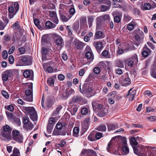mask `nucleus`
I'll return each mask as SVG.
<instances>
[{
  "label": "nucleus",
  "mask_w": 156,
  "mask_h": 156,
  "mask_svg": "<svg viewBox=\"0 0 156 156\" xmlns=\"http://www.w3.org/2000/svg\"><path fill=\"white\" fill-rule=\"evenodd\" d=\"M94 20V17L92 16H90L88 17V21L89 27L90 28L92 25V23Z\"/></svg>",
  "instance_id": "36"
},
{
  "label": "nucleus",
  "mask_w": 156,
  "mask_h": 156,
  "mask_svg": "<svg viewBox=\"0 0 156 156\" xmlns=\"http://www.w3.org/2000/svg\"><path fill=\"white\" fill-rule=\"evenodd\" d=\"M144 50L142 52V55L143 56L146 57L149 54L151 53V51L149 48L145 46L144 47Z\"/></svg>",
  "instance_id": "24"
},
{
  "label": "nucleus",
  "mask_w": 156,
  "mask_h": 156,
  "mask_svg": "<svg viewBox=\"0 0 156 156\" xmlns=\"http://www.w3.org/2000/svg\"><path fill=\"white\" fill-rule=\"evenodd\" d=\"M45 26L48 29L54 28L56 26L53 23L50 21H48L45 23Z\"/></svg>",
  "instance_id": "25"
},
{
  "label": "nucleus",
  "mask_w": 156,
  "mask_h": 156,
  "mask_svg": "<svg viewBox=\"0 0 156 156\" xmlns=\"http://www.w3.org/2000/svg\"><path fill=\"white\" fill-rule=\"evenodd\" d=\"M2 95L6 98L8 99L9 98V96L8 94L5 90H2Z\"/></svg>",
  "instance_id": "59"
},
{
  "label": "nucleus",
  "mask_w": 156,
  "mask_h": 156,
  "mask_svg": "<svg viewBox=\"0 0 156 156\" xmlns=\"http://www.w3.org/2000/svg\"><path fill=\"white\" fill-rule=\"evenodd\" d=\"M88 110L87 108H83L81 110V114L83 115H85L87 114L88 113Z\"/></svg>",
  "instance_id": "58"
},
{
  "label": "nucleus",
  "mask_w": 156,
  "mask_h": 156,
  "mask_svg": "<svg viewBox=\"0 0 156 156\" xmlns=\"http://www.w3.org/2000/svg\"><path fill=\"white\" fill-rule=\"evenodd\" d=\"M23 75L25 77L32 80L34 78L33 71L31 70L26 69L24 71Z\"/></svg>",
  "instance_id": "8"
},
{
  "label": "nucleus",
  "mask_w": 156,
  "mask_h": 156,
  "mask_svg": "<svg viewBox=\"0 0 156 156\" xmlns=\"http://www.w3.org/2000/svg\"><path fill=\"white\" fill-rule=\"evenodd\" d=\"M125 146L122 148V153L124 155L127 154L129 153V150L126 145V142H125Z\"/></svg>",
  "instance_id": "26"
},
{
  "label": "nucleus",
  "mask_w": 156,
  "mask_h": 156,
  "mask_svg": "<svg viewBox=\"0 0 156 156\" xmlns=\"http://www.w3.org/2000/svg\"><path fill=\"white\" fill-rule=\"evenodd\" d=\"M119 81L122 86H126L130 84V80L129 77L128 73H126L122 75Z\"/></svg>",
  "instance_id": "5"
},
{
  "label": "nucleus",
  "mask_w": 156,
  "mask_h": 156,
  "mask_svg": "<svg viewBox=\"0 0 156 156\" xmlns=\"http://www.w3.org/2000/svg\"><path fill=\"white\" fill-rule=\"evenodd\" d=\"M23 122L24 125H26L29 122V119L28 117L25 116L23 119Z\"/></svg>",
  "instance_id": "49"
},
{
  "label": "nucleus",
  "mask_w": 156,
  "mask_h": 156,
  "mask_svg": "<svg viewBox=\"0 0 156 156\" xmlns=\"http://www.w3.org/2000/svg\"><path fill=\"white\" fill-rule=\"evenodd\" d=\"M108 131L114 130L116 128V126L113 124H108Z\"/></svg>",
  "instance_id": "50"
},
{
  "label": "nucleus",
  "mask_w": 156,
  "mask_h": 156,
  "mask_svg": "<svg viewBox=\"0 0 156 156\" xmlns=\"http://www.w3.org/2000/svg\"><path fill=\"white\" fill-rule=\"evenodd\" d=\"M116 66L120 68L124 67V65L122 62L120 61H119L117 62L116 64Z\"/></svg>",
  "instance_id": "48"
},
{
  "label": "nucleus",
  "mask_w": 156,
  "mask_h": 156,
  "mask_svg": "<svg viewBox=\"0 0 156 156\" xmlns=\"http://www.w3.org/2000/svg\"><path fill=\"white\" fill-rule=\"evenodd\" d=\"M97 130L102 132H105L106 130V125H101L97 129Z\"/></svg>",
  "instance_id": "33"
},
{
  "label": "nucleus",
  "mask_w": 156,
  "mask_h": 156,
  "mask_svg": "<svg viewBox=\"0 0 156 156\" xmlns=\"http://www.w3.org/2000/svg\"><path fill=\"white\" fill-rule=\"evenodd\" d=\"M136 40L138 42V43H136L135 44L136 46H138L140 44H141L143 42L144 37L142 36L140 37L138 35L136 34L135 36Z\"/></svg>",
  "instance_id": "21"
},
{
  "label": "nucleus",
  "mask_w": 156,
  "mask_h": 156,
  "mask_svg": "<svg viewBox=\"0 0 156 156\" xmlns=\"http://www.w3.org/2000/svg\"><path fill=\"white\" fill-rule=\"evenodd\" d=\"M154 147H152L149 146H146V152L148 153V155L150 156L149 152H150L152 150H153L154 151Z\"/></svg>",
  "instance_id": "53"
},
{
  "label": "nucleus",
  "mask_w": 156,
  "mask_h": 156,
  "mask_svg": "<svg viewBox=\"0 0 156 156\" xmlns=\"http://www.w3.org/2000/svg\"><path fill=\"white\" fill-rule=\"evenodd\" d=\"M135 25V23L134 21H132L128 25L127 28L129 30H132L133 29Z\"/></svg>",
  "instance_id": "32"
},
{
  "label": "nucleus",
  "mask_w": 156,
  "mask_h": 156,
  "mask_svg": "<svg viewBox=\"0 0 156 156\" xmlns=\"http://www.w3.org/2000/svg\"><path fill=\"white\" fill-rule=\"evenodd\" d=\"M93 45L98 52L100 51L103 48V44L101 41L94 42L93 43Z\"/></svg>",
  "instance_id": "14"
},
{
  "label": "nucleus",
  "mask_w": 156,
  "mask_h": 156,
  "mask_svg": "<svg viewBox=\"0 0 156 156\" xmlns=\"http://www.w3.org/2000/svg\"><path fill=\"white\" fill-rule=\"evenodd\" d=\"M55 44L58 46H59L60 47H62L64 44L62 38L60 36H57L55 40Z\"/></svg>",
  "instance_id": "12"
},
{
  "label": "nucleus",
  "mask_w": 156,
  "mask_h": 156,
  "mask_svg": "<svg viewBox=\"0 0 156 156\" xmlns=\"http://www.w3.org/2000/svg\"><path fill=\"white\" fill-rule=\"evenodd\" d=\"M23 127L27 130H31L34 127V126L32 123L29 122L26 125H24Z\"/></svg>",
  "instance_id": "30"
},
{
  "label": "nucleus",
  "mask_w": 156,
  "mask_h": 156,
  "mask_svg": "<svg viewBox=\"0 0 156 156\" xmlns=\"http://www.w3.org/2000/svg\"><path fill=\"white\" fill-rule=\"evenodd\" d=\"M121 18L119 16H116L114 17V20L116 23H119L121 20Z\"/></svg>",
  "instance_id": "61"
},
{
  "label": "nucleus",
  "mask_w": 156,
  "mask_h": 156,
  "mask_svg": "<svg viewBox=\"0 0 156 156\" xmlns=\"http://www.w3.org/2000/svg\"><path fill=\"white\" fill-rule=\"evenodd\" d=\"M12 135L13 139L14 140L20 143L23 142V136L19 131L13 130L12 131Z\"/></svg>",
  "instance_id": "4"
},
{
  "label": "nucleus",
  "mask_w": 156,
  "mask_h": 156,
  "mask_svg": "<svg viewBox=\"0 0 156 156\" xmlns=\"http://www.w3.org/2000/svg\"><path fill=\"white\" fill-rule=\"evenodd\" d=\"M79 129L77 127H74L73 129V135L74 136L77 137L79 136Z\"/></svg>",
  "instance_id": "27"
},
{
  "label": "nucleus",
  "mask_w": 156,
  "mask_h": 156,
  "mask_svg": "<svg viewBox=\"0 0 156 156\" xmlns=\"http://www.w3.org/2000/svg\"><path fill=\"white\" fill-rule=\"evenodd\" d=\"M12 129L8 125H6L3 127L4 131L5 132L11 133Z\"/></svg>",
  "instance_id": "38"
},
{
  "label": "nucleus",
  "mask_w": 156,
  "mask_h": 156,
  "mask_svg": "<svg viewBox=\"0 0 156 156\" xmlns=\"http://www.w3.org/2000/svg\"><path fill=\"white\" fill-rule=\"evenodd\" d=\"M66 143V141L64 140H62L60 141V143L58 144L57 145H58V147H63L64 146Z\"/></svg>",
  "instance_id": "56"
},
{
  "label": "nucleus",
  "mask_w": 156,
  "mask_h": 156,
  "mask_svg": "<svg viewBox=\"0 0 156 156\" xmlns=\"http://www.w3.org/2000/svg\"><path fill=\"white\" fill-rule=\"evenodd\" d=\"M133 89H130L128 91L127 94H126V96H128L130 95V96L129 98V100L130 101H133L134 99V97L135 94L136 93L134 91H132H132Z\"/></svg>",
  "instance_id": "18"
},
{
  "label": "nucleus",
  "mask_w": 156,
  "mask_h": 156,
  "mask_svg": "<svg viewBox=\"0 0 156 156\" xmlns=\"http://www.w3.org/2000/svg\"><path fill=\"white\" fill-rule=\"evenodd\" d=\"M105 37L103 33L100 31H98L96 32L94 36V39H102Z\"/></svg>",
  "instance_id": "16"
},
{
  "label": "nucleus",
  "mask_w": 156,
  "mask_h": 156,
  "mask_svg": "<svg viewBox=\"0 0 156 156\" xmlns=\"http://www.w3.org/2000/svg\"><path fill=\"white\" fill-rule=\"evenodd\" d=\"M93 71L95 73L98 74L100 72V69L98 67H95L94 68Z\"/></svg>",
  "instance_id": "63"
},
{
  "label": "nucleus",
  "mask_w": 156,
  "mask_h": 156,
  "mask_svg": "<svg viewBox=\"0 0 156 156\" xmlns=\"http://www.w3.org/2000/svg\"><path fill=\"white\" fill-rule=\"evenodd\" d=\"M12 28L15 30L19 29L20 28V27L19 25L18 22L17 21L15 23H14L12 26Z\"/></svg>",
  "instance_id": "44"
},
{
  "label": "nucleus",
  "mask_w": 156,
  "mask_h": 156,
  "mask_svg": "<svg viewBox=\"0 0 156 156\" xmlns=\"http://www.w3.org/2000/svg\"><path fill=\"white\" fill-rule=\"evenodd\" d=\"M34 22L35 25L39 29L41 28V27L39 25L40 21L39 20L34 19Z\"/></svg>",
  "instance_id": "54"
},
{
  "label": "nucleus",
  "mask_w": 156,
  "mask_h": 156,
  "mask_svg": "<svg viewBox=\"0 0 156 156\" xmlns=\"http://www.w3.org/2000/svg\"><path fill=\"white\" fill-rule=\"evenodd\" d=\"M72 16H68V17H66L64 15H61L60 16L61 19L62 21L66 22L68 21L71 17Z\"/></svg>",
  "instance_id": "35"
},
{
  "label": "nucleus",
  "mask_w": 156,
  "mask_h": 156,
  "mask_svg": "<svg viewBox=\"0 0 156 156\" xmlns=\"http://www.w3.org/2000/svg\"><path fill=\"white\" fill-rule=\"evenodd\" d=\"M88 139L91 141H94L96 140L94 134L92 133L90 134L88 137Z\"/></svg>",
  "instance_id": "41"
},
{
  "label": "nucleus",
  "mask_w": 156,
  "mask_h": 156,
  "mask_svg": "<svg viewBox=\"0 0 156 156\" xmlns=\"http://www.w3.org/2000/svg\"><path fill=\"white\" fill-rule=\"evenodd\" d=\"M113 140H111L109 142L107 149L108 152H110L111 149L112 148Z\"/></svg>",
  "instance_id": "47"
},
{
  "label": "nucleus",
  "mask_w": 156,
  "mask_h": 156,
  "mask_svg": "<svg viewBox=\"0 0 156 156\" xmlns=\"http://www.w3.org/2000/svg\"><path fill=\"white\" fill-rule=\"evenodd\" d=\"M83 43L79 41H75V44L77 49H80L83 46Z\"/></svg>",
  "instance_id": "39"
},
{
  "label": "nucleus",
  "mask_w": 156,
  "mask_h": 156,
  "mask_svg": "<svg viewBox=\"0 0 156 156\" xmlns=\"http://www.w3.org/2000/svg\"><path fill=\"white\" fill-rule=\"evenodd\" d=\"M132 59L133 60V61H129L127 63L128 66L130 67H132L133 66L134 62L136 63H137L138 60L137 55H134Z\"/></svg>",
  "instance_id": "15"
},
{
  "label": "nucleus",
  "mask_w": 156,
  "mask_h": 156,
  "mask_svg": "<svg viewBox=\"0 0 156 156\" xmlns=\"http://www.w3.org/2000/svg\"><path fill=\"white\" fill-rule=\"evenodd\" d=\"M26 112L29 113L30 118L33 121H36L37 120V112L35 109L33 107H25L24 109Z\"/></svg>",
  "instance_id": "3"
},
{
  "label": "nucleus",
  "mask_w": 156,
  "mask_h": 156,
  "mask_svg": "<svg viewBox=\"0 0 156 156\" xmlns=\"http://www.w3.org/2000/svg\"><path fill=\"white\" fill-rule=\"evenodd\" d=\"M1 139L3 140H10L11 138V133L2 131L1 133Z\"/></svg>",
  "instance_id": "9"
},
{
  "label": "nucleus",
  "mask_w": 156,
  "mask_h": 156,
  "mask_svg": "<svg viewBox=\"0 0 156 156\" xmlns=\"http://www.w3.org/2000/svg\"><path fill=\"white\" fill-rule=\"evenodd\" d=\"M54 80L52 78H49L48 80V84L51 86L53 87L54 85Z\"/></svg>",
  "instance_id": "40"
},
{
  "label": "nucleus",
  "mask_w": 156,
  "mask_h": 156,
  "mask_svg": "<svg viewBox=\"0 0 156 156\" xmlns=\"http://www.w3.org/2000/svg\"><path fill=\"white\" fill-rule=\"evenodd\" d=\"M25 86L27 89L25 90L24 99L29 102L32 101H33V84L32 83H26Z\"/></svg>",
  "instance_id": "1"
},
{
  "label": "nucleus",
  "mask_w": 156,
  "mask_h": 156,
  "mask_svg": "<svg viewBox=\"0 0 156 156\" xmlns=\"http://www.w3.org/2000/svg\"><path fill=\"white\" fill-rule=\"evenodd\" d=\"M82 90L84 93H88L92 90V88L89 84L84 83L82 88Z\"/></svg>",
  "instance_id": "11"
},
{
  "label": "nucleus",
  "mask_w": 156,
  "mask_h": 156,
  "mask_svg": "<svg viewBox=\"0 0 156 156\" xmlns=\"http://www.w3.org/2000/svg\"><path fill=\"white\" fill-rule=\"evenodd\" d=\"M10 156H20V152L18 149L15 147L13 151V154Z\"/></svg>",
  "instance_id": "29"
},
{
  "label": "nucleus",
  "mask_w": 156,
  "mask_h": 156,
  "mask_svg": "<svg viewBox=\"0 0 156 156\" xmlns=\"http://www.w3.org/2000/svg\"><path fill=\"white\" fill-rule=\"evenodd\" d=\"M62 108V106L60 105L58 106L56 109L55 111L53 113V116H56L58 115L59 113V111Z\"/></svg>",
  "instance_id": "34"
},
{
  "label": "nucleus",
  "mask_w": 156,
  "mask_h": 156,
  "mask_svg": "<svg viewBox=\"0 0 156 156\" xmlns=\"http://www.w3.org/2000/svg\"><path fill=\"white\" fill-rule=\"evenodd\" d=\"M48 50L46 48H42V53L43 55H46L48 53Z\"/></svg>",
  "instance_id": "60"
},
{
  "label": "nucleus",
  "mask_w": 156,
  "mask_h": 156,
  "mask_svg": "<svg viewBox=\"0 0 156 156\" xmlns=\"http://www.w3.org/2000/svg\"><path fill=\"white\" fill-rule=\"evenodd\" d=\"M74 90L72 89L69 90H66L65 92L63 94V96L65 99H67L71 94H74Z\"/></svg>",
  "instance_id": "20"
},
{
  "label": "nucleus",
  "mask_w": 156,
  "mask_h": 156,
  "mask_svg": "<svg viewBox=\"0 0 156 156\" xmlns=\"http://www.w3.org/2000/svg\"><path fill=\"white\" fill-rule=\"evenodd\" d=\"M79 27V24L78 23H75L73 25V29L76 32L78 30Z\"/></svg>",
  "instance_id": "45"
},
{
  "label": "nucleus",
  "mask_w": 156,
  "mask_h": 156,
  "mask_svg": "<svg viewBox=\"0 0 156 156\" xmlns=\"http://www.w3.org/2000/svg\"><path fill=\"white\" fill-rule=\"evenodd\" d=\"M82 100L81 98L78 96H74L72 100L70 101L69 104H73L80 101Z\"/></svg>",
  "instance_id": "17"
},
{
  "label": "nucleus",
  "mask_w": 156,
  "mask_h": 156,
  "mask_svg": "<svg viewBox=\"0 0 156 156\" xmlns=\"http://www.w3.org/2000/svg\"><path fill=\"white\" fill-rule=\"evenodd\" d=\"M5 108L11 112L12 111L14 110V107L11 105H9L8 106H5Z\"/></svg>",
  "instance_id": "57"
},
{
  "label": "nucleus",
  "mask_w": 156,
  "mask_h": 156,
  "mask_svg": "<svg viewBox=\"0 0 156 156\" xmlns=\"http://www.w3.org/2000/svg\"><path fill=\"white\" fill-rule=\"evenodd\" d=\"M20 60L25 65H30L31 64L30 61L28 60L27 57L25 56H22L20 58Z\"/></svg>",
  "instance_id": "22"
},
{
  "label": "nucleus",
  "mask_w": 156,
  "mask_h": 156,
  "mask_svg": "<svg viewBox=\"0 0 156 156\" xmlns=\"http://www.w3.org/2000/svg\"><path fill=\"white\" fill-rule=\"evenodd\" d=\"M117 93L115 91H113L109 93L108 94V96L111 97L112 98H114L117 95Z\"/></svg>",
  "instance_id": "62"
},
{
  "label": "nucleus",
  "mask_w": 156,
  "mask_h": 156,
  "mask_svg": "<svg viewBox=\"0 0 156 156\" xmlns=\"http://www.w3.org/2000/svg\"><path fill=\"white\" fill-rule=\"evenodd\" d=\"M89 149H83L81 152V155L84 156H88Z\"/></svg>",
  "instance_id": "46"
},
{
  "label": "nucleus",
  "mask_w": 156,
  "mask_h": 156,
  "mask_svg": "<svg viewBox=\"0 0 156 156\" xmlns=\"http://www.w3.org/2000/svg\"><path fill=\"white\" fill-rule=\"evenodd\" d=\"M67 125L65 123L63 124L60 122H58L56 124L55 128L58 129H61L63 127L66 126Z\"/></svg>",
  "instance_id": "31"
},
{
  "label": "nucleus",
  "mask_w": 156,
  "mask_h": 156,
  "mask_svg": "<svg viewBox=\"0 0 156 156\" xmlns=\"http://www.w3.org/2000/svg\"><path fill=\"white\" fill-rule=\"evenodd\" d=\"M55 123V121L54 119L53 118H50L49 119L48 125H49L50 126H53V125H54Z\"/></svg>",
  "instance_id": "42"
},
{
  "label": "nucleus",
  "mask_w": 156,
  "mask_h": 156,
  "mask_svg": "<svg viewBox=\"0 0 156 156\" xmlns=\"http://www.w3.org/2000/svg\"><path fill=\"white\" fill-rule=\"evenodd\" d=\"M140 152L139 153V156H147V154L146 152V146L141 145L140 147Z\"/></svg>",
  "instance_id": "19"
},
{
  "label": "nucleus",
  "mask_w": 156,
  "mask_h": 156,
  "mask_svg": "<svg viewBox=\"0 0 156 156\" xmlns=\"http://www.w3.org/2000/svg\"><path fill=\"white\" fill-rule=\"evenodd\" d=\"M49 15L50 16L49 19L50 20L56 24L58 23V20L55 12L54 11H49Z\"/></svg>",
  "instance_id": "6"
},
{
  "label": "nucleus",
  "mask_w": 156,
  "mask_h": 156,
  "mask_svg": "<svg viewBox=\"0 0 156 156\" xmlns=\"http://www.w3.org/2000/svg\"><path fill=\"white\" fill-rule=\"evenodd\" d=\"M89 120V118H87L82 122V128L83 131L84 132L86 131L88 128L90 122Z\"/></svg>",
  "instance_id": "10"
},
{
  "label": "nucleus",
  "mask_w": 156,
  "mask_h": 156,
  "mask_svg": "<svg viewBox=\"0 0 156 156\" xmlns=\"http://www.w3.org/2000/svg\"><path fill=\"white\" fill-rule=\"evenodd\" d=\"M85 57L86 58L88 59H90L91 61L93 60L94 55L91 50H90V51L86 52L85 54Z\"/></svg>",
  "instance_id": "23"
},
{
  "label": "nucleus",
  "mask_w": 156,
  "mask_h": 156,
  "mask_svg": "<svg viewBox=\"0 0 156 156\" xmlns=\"http://www.w3.org/2000/svg\"><path fill=\"white\" fill-rule=\"evenodd\" d=\"M151 5L149 3L145 4L144 6V10H149L151 9Z\"/></svg>",
  "instance_id": "52"
},
{
  "label": "nucleus",
  "mask_w": 156,
  "mask_h": 156,
  "mask_svg": "<svg viewBox=\"0 0 156 156\" xmlns=\"http://www.w3.org/2000/svg\"><path fill=\"white\" fill-rule=\"evenodd\" d=\"M19 9V4L17 2L12 4L8 8V17L9 19L13 18Z\"/></svg>",
  "instance_id": "2"
},
{
  "label": "nucleus",
  "mask_w": 156,
  "mask_h": 156,
  "mask_svg": "<svg viewBox=\"0 0 156 156\" xmlns=\"http://www.w3.org/2000/svg\"><path fill=\"white\" fill-rule=\"evenodd\" d=\"M2 55L3 58L4 59H7L8 57L7 51L5 50H4L2 52Z\"/></svg>",
  "instance_id": "55"
},
{
  "label": "nucleus",
  "mask_w": 156,
  "mask_h": 156,
  "mask_svg": "<svg viewBox=\"0 0 156 156\" xmlns=\"http://www.w3.org/2000/svg\"><path fill=\"white\" fill-rule=\"evenodd\" d=\"M108 108L104 107L98 110V114L99 116L103 117L108 112Z\"/></svg>",
  "instance_id": "13"
},
{
  "label": "nucleus",
  "mask_w": 156,
  "mask_h": 156,
  "mask_svg": "<svg viewBox=\"0 0 156 156\" xmlns=\"http://www.w3.org/2000/svg\"><path fill=\"white\" fill-rule=\"evenodd\" d=\"M137 140L136 137L135 138L134 137H132L130 138V143L132 146H136L138 144L136 141Z\"/></svg>",
  "instance_id": "28"
},
{
  "label": "nucleus",
  "mask_w": 156,
  "mask_h": 156,
  "mask_svg": "<svg viewBox=\"0 0 156 156\" xmlns=\"http://www.w3.org/2000/svg\"><path fill=\"white\" fill-rule=\"evenodd\" d=\"M12 74V71L11 70H8L2 73V80L3 81H7L9 80V78L11 77Z\"/></svg>",
  "instance_id": "7"
},
{
  "label": "nucleus",
  "mask_w": 156,
  "mask_h": 156,
  "mask_svg": "<svg viewBox=\"0 0 156 156\" xmlns=\"http://www.w3.org/2000/svg\"><path fill=\"white\" fill-rule=\"evenodd\" d=\"M100 18L101 19L104 21H110V17L108 15H105L101 16Z\"/></svg>",
  "instance_id": "37"
},
{
  "label": "nucleus",
  "mask_w": 156,
  "mask_h": 156,
  "mask_svg": "<svg viewBox=\"0 0 156 156\" xmlns=\"http://www.w3.org/2000/svg\"><path fill=\"white\" fill-rule=\"evenodd\" d=\"M4 40L6 41H9L11 40L10 36L8 34H6L4 37Z\"/></svg>",
  "instance_id": "64"
},
{
  "label": "nucleus",
  "mask_w": 156,
  "mask_h": 156,
  "mask_svg": "<svg viewBox=\"0 0 156 156\" xmlns=\"http://www.w3.org/2000/svg\"><path fill=\"white\" fill-rule=\"evenodd\" d=\"M102 133L99 132H97L95 135V138L98 140L102 137Z\"/></svg>",
  "instance_id": "51"
},
{
  "label": "nucleus",
  "mask_w": 156,
  "mask_h": 156,
  "mask_svg": "<svg viewBox=\"0 0 156 156\" xmlns=\"http://www.w3.org/2000/svg\"><path fill=\"white\" fill-rule=\"evenodd\" d=\"M109 9V7L105 5H102L100 8L102 12H105Z\"/></svg>",
  "instance_id": "43"
}]
</instances>
